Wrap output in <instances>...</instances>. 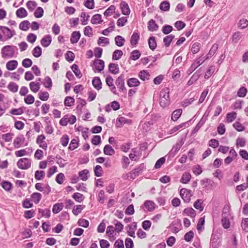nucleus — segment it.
<instances>
[{
	"label": "nucleus",
	"instance_id": "nucleus-1",
	"mask_svg": "<svg viewBox=\"0 0 248 248\" xmlns=\"http://www.w3.org/2000/svg\"><path fill=\"white\" fill-rule=\"evenodd\" d=\"M170 90L168 88H163L160 92L159 103L161 107L166 108L170 103Z\"/></svg>",
	"mask_w": 248,
	"mask_h": 248
},
{
	"label": "nucleus",
	"instance_id": "nucleus-2",
	"mask_svg": "<svg viewBox=\"0 0 248 248\" xmlns=\"http://www.w3.org/2000/svg\"><path fill=\"white\" fill-rule=\"evenodd\" d=\"M0 31L2 34L4 41L11 39L16 34L14 30H11L6 26H0Z\"/></svg>",
	"mask_w": 248,
	"mask_h": 248
},
{
	"label": "nucleus",
	"instance_id": "nucleus-3",
	"mask_svg": "<svg viewBox=\"0 0 248 248\" xmlns=\"http://www.w3.org/2000/svg\"><path fill=\"white\" fill-rule=\"evenodd\" d=\"M32 165V160L28 158L24 157L19 159L17 163V167L23 170H28L30 168Z\"/></svg>",
	"mask_w": 248,
	"mask_h": 248
},
{
	"label": "nucleus",
	"instance_id": "nucleus-4",
	"mask_svg": "<svg viewBox=\"0 0 248 248\" xmlns=\"http://www.w3.org/2000/svg\"><path fill=\"white\" fill-rule=\"evenodd\" d=\"M77 121L76 117L72 114L65 115L59 122V124L62 126H66L68 124H73Z\"/></svg>",
	"mask_w": 248,
	"mask_h": 248
},
{
	"label": "nucleus",
	"instance_id": "nucleus-5",
	"mask_svg": "<svg viewBox=\"0 0 248 248\" xmlns=\"http://www.w3.org/2000/svg\"><path fill=\"white\" fill-rule=\"evenodd\" d=\"M1 55L3 58H11L15 55V46L7 45L1 49Z\"/></svg>",
	"mask_w": 248,
	"mask_h": 248
},
{
	"label": "nucleus",
	"instance_id": "nucleus-6",
	"mask_svg": "<svg viewBox=\"0 0 248 248\" xmlns=\"http://www.w3.org/2000/svg\"><path fill=\"white\" fill-rule=\"evenodd\" d=\"M180 194L185 202H189L192 196V193L191 190L186 188H182L180 190Z\"/></svg>",
	"mask_w": 248,
	"mask_h": 248
},
{
	"label": "nucleus",
	"instance_id": "nucleus-7",
	"mask_svg": "<svg viewBox=\"0 0 248 248\" xmlns=\"http://www.w3.org/2000/svg\"><path fill=\"white\" fill-rule=\"evenodd\" d=\"M46 136L44 134H41L37 136L36 140V143L39 145V147L44 150H46L47 148V144L45 141Z\"/></svg>",
	"mask_w": 248,
	"mask_h": 248
},
{
	"label": "nucleus",
	"instance_id": "nucleus-8",
	"mask_svg": "<svg viewBox=\"0 0 248 248\" xmlns=\"http://www.w3.org/2000/svg\"><path fill=\"white\" fill-rule=\"evenodd\" d=\"M206 59L205 58V56L203 55H201L197 59H196L193 63L191 64L190 67V70L193 71L196 70L199 66L202 64Z\"/></svg>",
	"mask_w": 248,
	"mask_h": 248
},
{
	"label": "nucleus",
	"instance_id": "nucleus-9",
	"mask_svg": "<svg viewBox=\"0 0 248 248\" xmlns=\"http://www.w3.org/2000/svg\"><path fill=\"white\" fill-rule=\"evenodd\" d=\"M25 141V138L23 135L17 136L13 141V146L15 148H19L23 146Z\"/></svg>",
	"mask_w": 248,
	"mask_h": 248
},
{
	"label": "nucleus",
	"instance_id": "nucleus-10",
	"mask_svg": "<svg viewBox=\"0 0 248 248\" xmlns=\"http://www.w3.org/2000/svg\"><path fill=\"white\" fill-rule=\"evenodd\" d=\"M132 121L123 116H119L116 119V126L118 127H122L124 124H131Z\"/></svg>",
	"mask_w": 248,
	"mask_h": 248
},
{
	"label": "nucleus",
	"instance_id": "nucleus-11",
	"mask_svg": "<svg viewBox=\"0 0 248 248\" xmlns=\"http://www.w3.org/2000/svg\"><path fill=\"white\" fill-rule=\"evenodd\" d=\"M9 114L13 118L14 116H19L22 115L24 113V110L22 107L18 108H12L8 111Z\"/></svg>",
	"mask_w": 248,
	"mask_h": 248
},
{
	"label": "nucleus",
	"instance_id": "nucleus-12",
	"mask_svg": "<svg viewBox=\"0 0 248 248\" xmlns=\"http://www.w3.org/2000/svg\"><path fill=\"white\" fill-rule=\"evenodd\" d=\"M144 206L148 212L153 211L157 206L153 201L150 200L145 201L144 202Z\"/></svg>",
	"mask_w": 248,
	"mask_h": 248
},
{
	"label": "nucleus",
	"instance_id": "nucleus-13",
	"mask_svg": "<svg viewBox=\"0 0 248 248\" xmlns=\"http://www.w3.org/2000/svg\"><path fill=\"white\" fill-rule=\"evenodd\" d=\"M52 37L50 35H45L41 40V44L44 47H48L51 43Z\"/></svg>",
	"mask_w": 248,
	"mask_h": 248
},
{
	"label": "nucleus",
	"instance_id": "nucleus-14",
	"mask_svg": "<svg viewBox=\"0 0 248 248\" xmlns=\"http://www.w3.org/2000/svg\"><path fill=\"white\" fill-rule=\"evenodd\" d=\"M93 64L95 69L98 71V72H100L102 71L105 66L104 62L100 59H96L93 62Z\"/></svg>",
	"mask_w": 248,
	"mask_h": 248
},
{
	"label": "nucleus",
	"instance_id": "nucleus-15",
	"mask_svg": "<svg viewBox=\"0 0 248 248\" xmlns=\"http://www.w3.org/2000/svg\"><path fill=\"white\" fill-rule=\"evenodd\" d=\"M137 223L133 222L132 224L128 225L127 226L128 230L127 233L128 235L131 237H135V232L137 229Z\"/></svg>",
	"mask_w": 248,
	"mask_h": 248
},
{
	"label": "nucleus",
	"instance_id": "nucleus-16",
	"mask_svg": "<svg viewBox=\"0 0 248 248\" xmlns=\"http://www.w3.org/2000/svg\"><path fill=\"white\" fill-rule=\"evenodd\" d=\"M81 37V33L79 31H73L71 36L70 42L71 44H74L78 42Z\"/></svg>",
	"mask_w": 248,
	"mask_h": 248
},
{
	"label": "nucleus",
	"instance_id": "nucleus-17",
	"mask_svg": "<svg viewBox=\"0 0 248 248\" xmlns=\"http://www.w3.org/2000/svg\"><path fill=\"white\" fill-rule=\"evenodd\" d=\"M120 8L122 14L124 15L128 16L130 14V10L127 3L125 1H123L120 3Z\"/></svg>",
	"mask_w": 248,
	"mask_h": 248
},
{
	"label": "nucleus",
	"instance_id": "nucleus-18",
	"mask_svg": "<svg viewBox=\"0 0 248 248\" xmlns=\"http://www.w3.org/2000/svg\"><path fill=\"white\" fill-rule=\"evenodd\" d=\"M218 48V45L217 44H214L212 45L211 48L207 54L205 58L207 60L211 58L216 53Z\"/></svg>",
	"mask_w": 248,
	"mask_h": 248
},
{
	"label": "nucleus",
	"instance_id": "nucleus-19",
	"mask_svg": "<svg viewBox=\"0 0 248 248\" xmlns=\"http://www.w3.org/2000/svg\"><path fill=\"white\" fill-rule=\"evenodd\" d=\"M29 87L32 92L36 93L40 89V84L39 82L32 81L30 83Z\"/></svg>",
	"mask_w": 248,
	"mask_h": 248
},
{
	"label": "nucleus",
	"instance_id": "nucleus-20",
	"mask_svg": "<svg viewBox=\"0 0 248 248\" xmlns=\"http://www.w3.org/2000/svg\"><path fill=\"white\" fill-rule=\"evenodd\" d=\"M18 64L16 60H11L6 63V67L8 70L13 71L17 68Z\"/></svg>",
	"mask_w": 248,
	"mask_h": 248
},
{
	"label": "nucleus",
	"instance_id": "nucleus-21",
	"mask_svg": "<svg viewBox=\"0 0 248 248\" xmlns=\"http://www.w3.org/2000/svg\"><path fill=\"white\" fill-rule=\"evenodd\" d=\"M140 83V81L137 78H130L127 80V84L129 87H138Z\"/></svg>",
	"mask_w": 248,
	"mask_h": 248
},
{
	"label": "nucleus",
	"instance_id": "nucleus-22",
	"mask_svg": "<svg viewBox=\"0 0 248 248\" xmlns=\"http://www.w3.org/2000/svg\"><path fill=\"white\" fill-rule=\"evenodd\" d=\"M16 15L17 17L23 18L28 16V12L24 8L20 7L16 11Z\"/></svg>",
	"mask_w": 248,
	"mask_h": 248
},
{
	"label": "nucleus",
	"instance_id": "nucleus-23",
	"mask_svg": "<svg viewBox=\"0 0 248 248\" xmlns=\"http://www.w3.org/2000/svg\"><path fill=\"white\" fill-rule=\"evenodd\" d=\"M111 108L114 110H117L120 108V104L116 101L112 102L106 108V111L109 112L111 111Z\"/></svg>",
	"mask_w": 248,
	"mask_h": 248
},
{
	"label": "nucleus",
	"instance_id": "nucleus-24",
	"mask_svg": "<svg viewBox=\"0 0 248 248\" xmlns=\"http://www.w3.org/2000/svg\"><path fill=\"white\" fill-rule=\"evenodd\" d=\"M183 215L194 218L196 216L195 211L192 208H186L183 211Z\"/></svg>",
	"mask_w": 248,
	"mask_h": 248
},
{
	"label": "nucleus",
	"instance_id": "nucleus-25",
	"mask_svg": "<svg viewBox=\"0 0 248 248\" xmlns=\"http://www.w3.org/2000/svg\"><path fill=\"white\" fill-rule=\"evenodd\" d=\"M31 197L33 202L35 204H38L41 201L42 195L39 192H34L31 195Z\"/></svg>",
	"mask_w": 248,
	"mask_h": 248
},
{
	"label": "nucleus",
	"instance_id": "nucleus-26",
	"mask_svg": "<svg viewBox=\"0 0 248 248\" xmlns=\"http://www.w3.org/2000/svg\"><path fill=\"white\" fill-rule=\"evenodd\" d=\"M108 69L110 73L113 74H117L119 73V68L118 64L113 63H109Z\"/></svg>",
	"mask_w": 248,
	"mask_h": 248
},
{
	"label": "nucleus",
	"instance_id": "nucleus-27",
	"mask_svg": "<svg viewBox=\"0 0 248 248\" xmlns=\"http://www.w3.org/2000/svg\"><path fill=\"white\" fill-rule=\"evenodd\" d=\"M182 112V109L181 108H179L173 111L171 115V120L173 121H176L181 116Z\"/></svg>",
	"mask_w": 248,
	"mask_h": 248
},
{
	"label": "nucleus",
	"instance_id": "nucleus-28",
	"mask_svg": "<svg viewBox=\"0 0 248 248\" xmlns=\"http://www.w3.org/2000/svg\"><path fill=\"white\" fill-rule=\"evenodd\" d=\"M81 18V23L82 25H86L88 24L90 16L87 15L86 12H82L80 15Z\"/></svg>",
	"mask_w": 248,
	"mask_h": 248
},
{
	"label": "nucleus",
	"instance_id": "nucleus-29",
	"mask_svg": "<svg viewBox=\"0 0 248 248\" xmlns=\"http://www.w3.org/2000/svg\"><path fill=\"white\" fill-rule=\"evenodd\" d=\"M69 140L70 139L69 136L66 134H63L60 138V142L63 147H65L67 146Z\"/></svg>",
	"mask_w": 248,
	"mask_h": 248
},
{
	"label": "nucleus",
	"instance_id": "nucleus-30",
	"mask_svg": "<svg viewBox=\"0 0 248 248\" xmlns=\"http://www.w3.org/2000/svg\"><path fill=\"white\" fill-rule=\"evenodd\" d=\"M92 84L93 87L97 90L102 88V82L99 77H95L92 81Z\"/></svg>",
	"mask_w": 248,
	"mask_h": 248
},
{
	"label": "nucleus",
	"instance_id": "nucleus-31",
	"mask_svg": "<svg viewBox=\"0 0 248 248\" xmlns=\"http://www.w3.org/2000/svg\"><path fill=\"white\" fill-rule=\"evenodd\" d=\"M191 177L190 173L188 172H186L182 175L180 182L183 184H187L190 181Z\"/></svg>",
	"mask_w": 248,
	"mask_h": 248
},
{
	"label": "nucleus",
	"instance_id": "nucleus-32",
	"mask_svg": "<svg viewBox=\"0 0 248 248\" xmlns=\"http://www.w3.org/2000/svg\"><path fill=\"white\" fill-rule=\"evenodd\" d=\"M104 153L106 155H112L115 154L114 150L109 145H106L103 149Z\"/></svg>",
	"mask_w": 248,
	"mask_h": 248
},
{
	"label": "nucleus",
	"instance_id": "nucleus-33",
	"mask_svg": "<svg viewBox=\"0 0 248 248\" xmlns=\"http://www.w3.org/2000/svg\"><path fill=\"white\" fill-rule=\"evenodd\" d=\"M7 87L10 92L13 93H16L18 91V85L15 82H10Z\"/></svg>",
	"mask_w": 248,
	"mask_h": 248
},
{
	"label": "nucleus",
	"instance_id": "nucleus-34",
	"mask_svg": "<svg viewBox=\"0 0 248 248\" xmlns=\"http://www.w3.org/2000/svg\"><path fill=\"white\" fill-rule=\"evenodd\" d=\"M91 23L93 24H98L103 22L102 20V16L100 14H96L93 16Z\"/></svg>",
	"mask_w": 248,
	"mask_h": 248
},
{
	"label": "nucleus",
	"instance_id": "nucleus-35",
	"mask_svg": "<svg viewBox=\"0 0 248 248\" xmlns=\"http://www.w3.org/2000/svg\"><path fill=\"white\" fill-rule=\"evenodd\" d=\"M14 134L13 133L9 132L3 134L1 135V139L5 142H11L12 140Z\"/></svg>",
	"mask_w": 248,
	"mask_h": 248
},
{
	"label": "nucleus",
	"instance_id": "nucleus-36",
	"mask_svg": "<svg viewBox=\"0 0 248 248\" xmlns=\"http://www.w3.org/2000/svg\"><path fill=\"white\" fill-rule=\"evenodd\" d=\"M31 53L34 57L39 58L42 55V49L40 46H36L32 49Z\"/></svg>",
	"mask_w": 248,
	"mask_h": 248
},
{
	"label": "nucleus",
	"instance_id": "nucleus-37",
	"mask_svg": "<svg viewBox=\"0 0 248 248\" xmlns=\"http://www.w3.org/2000/svg\"><path fill=\"white\" fill-rule=\"evenodd\" d=\"M38 95V98L43 101H46L49 98V94L46 91H40Z\"/></svg>",
	"mask_w": 248,
	"mask_h": 248
},
{
	"label": "nucleus",
	"instance_id": "nucleus-38",
	"mask_svg": "<svg viewBox=\"0 0 248 248\" xmlns=\"http://www.w3.org/2000/svg\"><path fill=\"white\" fill-rule=\"evenodd\" d=\"M15 155L16 157H19L26 155H29V153L27 151V149H22L17 151H16L15 152Z\"/></svg>",
	"mask_w": 248,
	"mask_h": 248
},
{
	"label": "nucleus",
	"instance_id": "nucleus-39",
	"mask_svg": "<svg viewBox=\"0 0 248 248\" xmlns=\"http://www.w3.org/2000/svg\"><path fill=\"white\" fill-rule=\"evenodd\" d=\"M30 26V23L28 20L22 21L19 25V28L23 31H27Z\"/></svg>",
	"mask_w": 248,
	"mask_h": 248
},
{
	"label": "nucleus",
	"instance_id": "nucleus-40",
	"mask_svg": "<svg viewBox=\"0 0 248 248\" xmlns=\"http://www.w3.org/2000/svg\"><path fill=\"white\" fill-rule=\"evenodd\" d=\"M125 41L124 38L122 36L117 35L115 37V43L118 46H123L124 45Z\"/></svg>",
	"mask_w": 248,
	"mask_h": 248
},
{
	"label": "nucleus",
	"instance_id": "nucleus-41",
	"mask_svg": "<svg viewBox=\"0 0 248 248\" xmlns=\"http://www.w3.org/2000/svg\"><path fill=\"white\" fill-rule=\"evenodd\" d=\"M79 146V141L77 139H72L71 140L69 146L68 147V149L71 151H73L75 149H77Z\"/></svg>",
	"mask_w": 248,
	"mask_h": 248
},
{
	"label": "nucleus",
	"instance_id": "nucleus-42",
	"mask_svg": "<svg viewBox=\"0 0 248 248\" xmlns=\"http://www.w3.org/2000/svg\"><path fill=\"white\" fill-rule=\"evenodd\" d=\"M140 39V35L138 33H134L130 39V44L132 46H136Z\"/></svg>",
	"mask_w": 248,
	"mask_h": 248
},
{
	"label": "nucleus",
	"instance_id": "nucleus-43",
	"mask_svg": "<svg viewBox=\"0 0 248 248\" xmlns=\"http://www.w3.org/2000/svg\"><path fill=\"white\" fill-rule=\"evenodd\" d=\"M38 213L40 215L41 217L49 218L50 216V211L48 209H39Z\"/></svg>",
	"mask_w": 248,
	"mask_h": 248
},
{
	"label": "nucleus",
	"instance_id": "nucleus-44",
	"mask_svg": "<svg viewBox=\"0 0 248 248\" xmlns=\"http://www.w3.org/2000/svg\"><path fill=\"white\" fill-rule=\"evenodd\" d=\"M148 29L150 31H154L157 30L158 26L153 19L148 22Z\"/></svg>",
	"mask_w": 248,
	"mask_h": 248
},
{
	"label": "nucleus",
	"instance_id": "nucleus-45",
	"mask_svg": "<svg viewBox=\"0 0 248 248\" xmlns=\"http://www.w3.org/2000/svg\"><path fill=\"white\" fill-rule=\"evenodd\" d=\"M97 44L102 46H105L109 44V39L104 37H100L98 40Z\"/></svg>",
	"mask_w": 248,
	"mask_h": 248
},
{
	"label": "nucleus",
	"instance_id": "nucleus-46",
	"mask_svg": "<svg viewBox=\"0 0 248 248\" xmlns=\"http://www.w3.org/2000/svg\"><path fill=\"white\" fill-rule=\"evenodd\" d=\"M44 87L48 89L51 90L52 86V81L51 78L49 77H46L44 79Z\"/></svg>",
	"mask_w": 248,
	"mask_h": 248
},
{
	"label": "nucleus",
	"instance_id": "nucleus-47",
	"mask_svg": "<svg viewBox=\"0 0 248 248\" xmlns=\"http://www.w3.org/2000/svg\"><path fill=\"white\" fill-rule=\"evenodd\" d=\"M13 119L15 121L14 127L15 128L18 130L23 129L25 124L22 121L16 120L15 117H13Z\"/></svg>",
	"mask_w": 248,
	"mask_h": 248
},
{
	"label": "nucleus",
	"instance_id": "nucleus-48",
	"mask_svg": "<svg viewBox=\"0 0 248 248\" xmlns=\"http://www.w3.org/2000/svg\"><path fill=\"white\" fill-rule=\"evenodd\" d=\"M150 75L149 73L145 70L141 71L139 74V77L143 81L148 80L150 78Z\"/></svg>",
	"mask_w": 248,
	"mask_h": 248
},
{
	"label": "nucleus",
	"instance_id": "nucleus-49",
	"mask_svg": "<svg viewBox=\"0 0 248 248\" xmlns=\"http://www.w3.org/2000/svg\"><path fill=\"white\" fill-rule=\"evenodd\" d=\"M89 171L87 170H83L78 172V175L80 179L85 181L88 178Z\"/></svg>",
	"mask_w": 248,
	"mask_h": 248
},
{
	"label": "nucleus",
	"instance_id": "nucleus-50",
	"mask_svg": "<svg viewBox=\"0 0 248 248\" xmlns=\"http://www.w3.org/2000/svg\"><path fill=\"white\" fill-rule=\"evenodd\" d=\"M75 99L71 96H66L64 101V104L67 107H72L74 106Z\"/></svg>",
	"mask_w": 248,
	"mask_h": 248
},
{
	"label": "nucleus",
	"instance_id": "nucleus-51",
	"mask_svg": "<svg viewBox=\"0 0 248 248\" xmlns=\"http://www.w3.org/2000/svg\"><path fill=\"white\" fill-rule=\"evenodd\" d=\"M123 55V52L121 50H115L112 54V59L113 60H119Z\"/></svg>",
	"mask_w": 248,
	"mask_h": 248
},
{
	"label": "nucleus",
	"instance_id": "nucleus-52",
	"mask_svg": "<svg viewBox=\"0 0 248 248\" xmlns=\"http://www.w3.org/2000/svg\"><path fill=\"white\" fill-rule=\"evenodd\" d=\"M148 45L151 49L153 50L155 49L157 45L155 37L152 36L149 38Z\"/></svg>",
	"mask_w": 248,
	"mask_h": 248
},
{
	"label": "nucleus",
	"instance_id": "nucleus-53",
	"mask_svg": "<svg viewBox=\"0 0 248 248\" xmlns=\"http://www.w3.org/2000/svg\"><path fill=\"white\" fill-rule=\"evenodd\" d=\"M215 71V66L214 65H211L209 66L208 70L206 71L204 78L208 79L214 73Z\"/></svg>",
	"mask_w": 248,
	"mask_h": 248
},
{
	"label": "nucleus",
	"instance_id": "nucleus-54",
	"mask_svg": "<svg viewBox=\"0 0 248 248\" xmlns=\"http://www.w3.org/2000/svg\"><path fill=\"white\" fill-rule=\"evenodd\" d=\"M116 85L122 90L124 88V82L122 77H119L116 80Z\"/></svg>",
	"mask_w": 248,
	"mask_h": 248
},
{
	"label": "nucleus",
	"instance_id": "nucleus-55",
	"mask_svg": "<svg viewBox=\"0 0 248 248\" xmlns=\"http://www.w3.org/2000/svg\"><path fill=\"white\" fill-rule=\"evenodd\" d=\"M85 207V205H76L73 208L72 213L75 216H77L81 212L82 210L84 209Z\"/></svg>",
	"mask_w": 248,
	"mask_h": 248
},
{
	"label": "nucleus",
	"instance_id": "nucleus-56",
	"mask_svg": "<svg viewBox=\"0 0 248 248\" xmlns=\"http://www.w3.org/2000/svg\"><path fill=\"white\" fill-rule=\"evenodd\" d=\"M65 178L64 174L62 172H60L57 175L55 181L58 184L62 185L64 182Z\"/></svg>",
	"mask_w": 248,
	"mask_h": 248
},
{
	"label": "nucleus",
	"instance_id": "nucleus-57",
	"mask_svg": "<svg viewBox=\"0 0 248 248\" xmlns=\"http://www.w3.org/2000/svg\"><path fill=\"white\" fill-rule=\"evenodd\" d=\"M45 176V172L43 170H37L35 171L34 177L37 180H43Z\"/></svg>",
	"mask_w": 248,
	"mask_h": 248
},
{
	"label": "nucleus",
	"instance_id": "nucleus-58",
	"mask_svg": "<svg viewBox=\"0 0 248 248\" xmlns=\"http://www.w3.org/2000/svg\"><path fill=\"white\" fill-rule=\"evenodd\" d=\"M159 8L163 11H169L170 8V4L168 1L165 0L160 3Z\"/></svg>",
	"mask_w": 248,
	"mask_h": 248
},
{
	"label": "nucleus",
	"instance_id": "nucleus-59",
	"mask_svg": "<svg viewBox=\"0 0 248 248\" xmlns=\"http://www.w3.org/2000/svg\"><path fill=\"white\" fill-rule=\"evenodd\" d=\"M237 114L235 112L228 113L226 115V120L228 123L233 122L236 118Z\"/></svg>",
	"mask_w": 248,
	"mask_h": 248
},
{
	"label": "nucleus",
	"instance_id": "nucleus-60",
	"mask_svg": "<svg viewBox=\"0 0 248 248\" xmlns=\"http://www.w3.org/2000/svg\"><path fill=\"white\" fill-rule=\"evenodd\" d=\"M24 102L27 105H31L35 101L34 97L31 94L27 95L24 99Z\"/></svg>",
	"mask_w": 248,
	"mask_h": 248
},
{
	"label": "nucleus",
	"instance_id": "nucleus-61",
	"mask_svg": "<svg viewBox=\"0 0 248 248\" xmlns=\"http://www.w3.org/2000/svg\"><path fill=\"white\" fill-rule=\"evenodd\" d=\"M116 7L114 5H110L104 12L105 16L108 17L111 16L115 12Z\"/></svg>",
	"mask_w": 248,
	"mask_h": 248
},
{
	"label": "nucleus",
	"instance_id": "nucleus-62",
	"mask_svg": "<svg viewBox=\"0 0 248 248\" xmlns=\"http://www.w3.org/2000/svg\"><path fill=\"white\" fill-rule=\"evenodd\" d=\"M246 144V140L244 138H238L236 141V147H243Z\"/></svg>",
	"mask_w": 248,
	"mask_h": 248
},
{
	"label": "nucleus",
	"instance_id": "nucleus-63",
	"mask_svg": "<svg viewBox=\"0 0 248 248\" xmlns=\"http://www.w3.org/2000/svg\"><path fill=\"white\" fill-rule=\"evenodd\" d=\"M127 22V17L125 16H122L119 18L116 22L117 25L119 27H123Z\"/></svg>",
	"mask_w": 248,
	"mask_h": 248
},
{
	"label": "nucleus",
	"instance_id": "nucleus-64",
	"mask_svg": "<svg viewBox=\"0 0 248 248\" xmlns=\"http://www.w3.org/2000/svg\"><path fill=\"white\" fill-rule=\"evenodd\" d=\"M34 157L37 160H41L44 158V152L41 149H37L35 152Z\"/></svg>",
	"mask_w": 248,
	"mask_h": 248
}]
</instances>
